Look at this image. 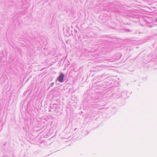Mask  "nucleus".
Masks as SVG:
<instances>
[{
  "label": "nucleus",
  "instance_id": "1",
  "mask_svg": "<svg viewBox=\"0 0 157 157\" xmlns=\"http://www.w3.org/2000/svg\"><path fill=\"white\" fill-rule=\"evenodd\" d=\"M64 75L63 74L61 73H60V75L57 78V80L60 82H63L64 81Z\"/></svg>",
  "mask_w": 157,
  "mask_h": 157
},
{
  "label": "nucleus",
  "instance_id": "2",
  "mask_svg": "<svg viewBox=\"0 0 157 157\" xmlns=\"http://www.w3.org/2000/svg\"><path fill=\"white\" fill-rule=\"evenodd\" d=\"M121 97H122L123 98H125V97L124 96H126L127 95V93L125 92H123L121 93Z\"/></svg>",
  "mask_w": 157,
  "mask_h": 157
},
{
  "label": "nucleus",
  "instance_id": "3",
  "mask_svg": "<svg viewBox=\"0 0 157 157\" xmlns=\"http://www.w3.org/2000/svg\"><path fill=\"white\" fill-rule=\"evenodd\" d=\"M54 83L52 82V83H51L50 85H51V86H52L54 85Z\"/></svg>",
  "mask_w": 157,
  "mask_h": 157
},
{
  "label": "nucleus",
  "instance_id": "4",
  "mask_svg": "<svg viewBox=\"0 0 157 157\" xmlns=\"http://www.w3.org/2000/svg\"><path fill=\"white\" fill-rule=\"evenodd\" d=\"M156 21L157 22V17L156 18Z\"/></svg>",
  "mask_w": 157,
  "mask_h": 157
}]
</instances>
